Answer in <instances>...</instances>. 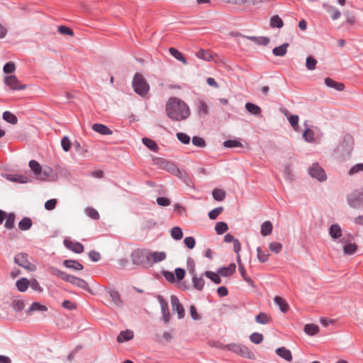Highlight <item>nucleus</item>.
<instances>
[{
  "instance_id": "f257e3e1",
  "label": "nucleus",
  "mask_w": 363,
  "mask_h": 363,
  "mask_svg": "<svg viewBox=\"0 0 363 363\" xmlns=\"http://www.w3.org/2000/svg\"><path fill=\"white\" fill-rule=\"evenodd\" d=\"M165 111L167 117L174 122L185 121L191 116V109L187 103L176 96L169 98Z\"/></svg>"
},
{
  "instance_id": "f03ea898",
  "label": "nucleus",
  "mask_w": 363,
  "mask_h": 363,
  "mask_svg": "<svg viewBox=\"0 0 363 363\" xmlns=\"http://www.w3.org/2000/svg\"><path fill=\"white\" fill-rule=\"evenodd\" d=\"M133 263L143 267H150L159 262V253L147 249H137L131 254Z\"/></svg>"
},
{
  "instance_id": "7ed1b4c3",
  "label": "nucleus",
  "mask_w": 363,
  "mask_h": 363,
  "mask_svg": "<svg viewBox=\"0 0 363 363\" xmlns=\"http://www.w3.org/2000/svg\"><path fill=\"white\" fill-rule=\"evenodd\" d=\"M160 169L171 174L179 178L186 186L191 187L193 186V182L188 173L183 169H179L177 164L168 159L160 157Z\"/></svg>"
},
{
  "instance_id": "20e7f679",
  "label": "nucleus",
  "mask_w": 363,
  "mask_h": 363,
  "mask_svg": "<svg viewBox=\"0 0 363 363\" xmlns=\"http://www.w3.org/2000/svg\"><path fill=\"white\" fill-rule=\"evenodd\" d=\"M224 348L228 351L234 352L236 354L240 355L242 357L249 359H255V354L250 351L247 346L242 344L230 343L225 345Z\"/></svg>"
},
{
  "instance_id": "39448f33",
  "label": "nucleus",
  "mask_w": 363,
  "mask_h": 363,
  "mask_svg": "<svg viewBox=\"0 0 363 363\" xmlns=\"http://www.w3.org/2000/svg\"><path fill=\"white\" fill-rule=\"evenodd\" d=\"M133 87L136 94L141 96H145L150 89L149 84L140 73H135L133 80Z\"/></svg>"
},
{
  "instance_id": "423d86ee",
  "label": "nucleus",
  "mask_w": 363,
  "mask_h": 363,
  "mask_svg": "<svg viewBox=\"0 0 363 363\" xmlns=\"http://www.w3.org/2000/svg\"><path fill=\"white\" fill-rule=\"evenodd\" d=\"M347 201L352 208H363V189L352 191L347 196Z\"/></svg>"
},
{
  "instance_id": "0eeeda50",
  "label": "nucleus",
  "mask_w": 363,
  "mask_h": 363,
  "mask_svg": "<svg viewBox=\"0 0 363 363\" xmlns=\"http://www.w3.org/2000/svg\"><path fill=\"white\" fill-rule=\"evenodd\" d=\"M309 175L320 182L326 181L327 174L324 169L318 163L314 162L308 169Z\"/></svg>"
},
{
  "instance_id": "6e6552de",
  "label": "nucleus",
  "mask_w": 363,
  "mask_h": 363,
  "mask_svg": "<svg viewBox=\"0 0 363 363\" xmlns=\"http://www.w3.org/2000/svg\"><path fill=\"white\" fill-rule=\"evenodd\" d=\"M28 257L27 253L19 252L14 257V262L29 272H34L36 267L28 260Z\"/></svg>"
},
{
  "instance_id": "1a4fd4ad",
  "label": "nucleus",
  "mask_w": 363,
  "mask_h": 363,
  "mask_svg": "<svg viewBox=\"0 0 363 363\" xmlns=\"http://www.w3.org/2000/svg\"><path fill=\"white\" fill-rule=\"evenodd\" d=\"M4 83L11 90H23L25 89L26 86L21 83L15 75H9L4 77Z\"/></svg>"
},
{
  "instance_id": "9d476101",
  "label": "nucleus",
  "mask_w": 363,
  "mask_h": 363,
  "mask_svg": "<svg viewBox=\"0 0 363 363\" xmlns=\"http://www.w3.org/2000/svg\"><path fill=\"white\" fill-rule=\"evenodd\" d=\"M171 304L172 311L177 314L178 319H182L185 316V310L176 295L171 296Z\"/></svg>"
},
{
  "instance_id": "9b49d317",
  "label": "nucleus",
  "mask_w": 363,
  "mask_h": 363,
  "mask_svg": "<svg viewBox=\"0 0 363 363\" xmlns=\"http://www.w3.org/2000/svg\"><path fill=\"white\" fill-rule=\"evenodd\" d=\"M196 112L200 118H204L209 114V107L203 99L198 98L195 101Z\"/></svg>"
},
{
  "instance_id": "f8f14e48",
  "label": "nucleus",
  "mask_w": 363,
  "mask_h": 363,
  "mask_svg": "<svg viewBox=\"0 0 363 363\" xmlns=\"http://www.w3.org/2000/svg\"><path fill=\"white\" fill-rule=\"evenodd\" d=\"M107 295L110 305H113L118 308L122 306L123 301L118 291L113 289H109L107 291Z\"/></svg>"
},
{
  "instance_id": "ddd939ff",
  "label": "nucleus",
  "mask_w": 363,
  "mask_h": 363,
  "mask_svg": "<svg viewBox=\"0 0 363 363\" xmlns=\"http://www.w3.org/2000/svg\"><path fill=\"white\" fill-rule=\"evenodd\" d=\"M203 277L204 276H202V274L200 276H198L197 274H193V276H191L192 290L194 289L198 291H203L206 284V281L203 278Z\"/></svg>"
},
{
  "instance_id": "4468645a",
  "label": "nucleus",
  "mask_w": 363,
  "mask_h": 363,
  "mask_svg": "<svg viewBox=\"0 0 363 363\" xmlns=\"http://www.w3.org/2000/svg\"><path fill=\"white\" fill-rule=\"evenodd\" d=\"M328 233L331 239L336 241L342 236V230L339 224H332L328 228Z\"/></svg>"
},
{
  "instance_id": "2eb2a0df",
  "label": "nucleus",
  "mask_w": 363,
  "mask_h": 363,
  "mask_svg": "<svg viewBox=\"0 0 363 363\" xmlns=\"http://www.w3.org/2000/svg\"><path fill=\"white\" fill-rule=\"evenodd\" d=\"M64 245L67 249L77 254L82 253L84 249V245L82 243L78 242H73L67 239L64 240Z\"/></svg>"
},
{
  "instance_id": "dca6fc26",
  "label": "nucleus",
  "mask_w": 363,
  "mask_h": 363,
  "mask_svg": "<svg viewBox=\"0 0 363 363\" xmlns=\"http://www.w3.org/2000/svg\"><path fill=\"white\" fill-rule=\"evenodd\" d=\"M66 281L83 289H89L88 283L85 280L70 274L68 275Z\"/></svg>"
},
{
  "instance_id": "f3484780",
  "label": "nucleus",
  "mask_w": 363,
  "mask_h": 363,
  "mask_svg": "<svg viewBox=\"0 0 363 363\" xmlns=\"http://www.w3.org/2000/svg\"><path fill=\"white\" fill-rule=\"evenodd\" d=\"M275 353L287 362H291L293 359L291 352L285 347H280L276 349Z\"/></svg>"
},
{
  "instance_id": "a211bd4d",
  "label": "nucleus",
  "mask_w": 363,
  "mask_h": 363,
  "mask_svg": "<svg viewBox=\"0 0 363 363\" xmlns=\"http://www.w3.org/2000/svg\"><path fill=\"white\" fill-rule=\"evenodd\" d=\"M57 178V174L50 167H45L41 172L40 180H55Z\"/></svg>"
},
{
  "instance_id": "6ab92c4d",
  "label": "nucleus",
  "mask_w": 363,
  "mask_h": 363,
  "mask_svg": "<svg viewBox=\"0 0 363 363\" xmlns=\"http://www.w3.org/2000/svg\"><path fill=\"white\" fill-rule=\"evenodd\" d=\"M236 269V265L235 263H230L228 267H221L218 269V273L223 277H228L231 276Z\"/></svg>"
},
{
  "instance_id": "aec40b11",
  "label": "nucleus",
  "mask_w": 363,
  "mask_h": 363,
  "mask_svg": "<svg viewBox=\"0 0 363 363\" xmlns=\"http://www.w3.org/2000/svg\"><path fill=\"white\" fill-rule=\"evenodd\" d=\"M325 84L330 88H333L337 91H341L345 89V84L341 82H337L330 77H326L324 79Z\"/></svg>"
},
{
  "instance_id": "412c9836",
  "label": "nucleus",
  "mask_w": 363,
  "mask_h": 363,
  "mask_svg": "<svg viewBox=\"0 0 363 363\" xmlns=\"http://www.w3.org/2000/svg\"><path fill=\"white\" fill-rule=\"evenodd\" d=\"M274 302L282 313H286L289 311V306L282 297L276 296L274 298Z\"/></svg>"
},
{
  "instance_id": "4be33fe9",
  "label": "nucleus",
  "mask_w": 363,
  "mask_h": 363,
  "mask_svg": "<svg viewBox=\"0 0 363 363\" xmlns=\"http://www.w3.org/2000/svg\"><path fill=\"white\" fill-rule=\"evenodd\" d=\"M245 109L251 114L255 116H261L262 109L261 108L253 103L247 102L245 104Z\"/></svg>"
},
{
  "instance_id": "5701e85b",
  "label": "nucleus",
  "mask_w": 363,
  "mask_h": 363,
  "mask_svg": "<svg viewBox=\"0 0 363 363\" xmlns=\"http://www.w3.org/2000/svg\"><path fill=\"white\" fill-rule=\"evenodd\" d=\"M202 276H204L206 278L211 279L216 284H219L222 281L220 277V273H218V270L216 272L212 271H205L202 273Z\"/></svg>"
},
{
  "instance_id": "b1692460",
  "label": "nucleus",
  "mask_w": 363,
  "mask_h": 363,
  "mask_svg": "<svg viewBox=\"0 0 363 363\" xmlns=\"http://www.w3.org/2000/svg\"><path fill=\"white\" fill-rule=\"evenodd\" d=\"M289 46V43H284L279 46H277L273 48L272 54L277 57H283L286 54Z\"/></svg>"
},
{
  "instance_id": "393cba45",
  "label": "nucleus",
  "mask_w": 363,
  "mask_h": 363,
  "mask_svg": "<svg viewBox=\"0 0 363 363\" xmlns=\"http://www.w3.org/2000/svg\"><path fill=\"white\" fill-rule=\"evenodd\" d=\"M353 139L350 135H346L344 137L343 141L340 147L344 149L347 153L352 150Z\"/></svg>"
},
{
  "instance_id": "a878e982",
  "label": "nucleus",
  "mask_w": 363,
  "mask_h": 363,
  "mask_svg": "<svg viewBox=\"0 0 363 363\" xmlns=\"http://www.w3.org/2000/svg\"><path fill=\"white\" fill-rule=\"evenodd\" d=\"M133 332L130 330L121 331L117 337V341L120 343L130 340L133 338Z\"/></svg>"
},
{
  "instance_id": "bb28decb",
  "label": "nucleus",
  "mask_w": 363,
  "mask_h": 363,
  "mask_svg": "<svg viewBox=\"0 0 363 363\" xmlns=\"http://www.w3.org/2000/svg\"><path fill=\"white\" fill-rule=\"evenodd\" d=\"M92 129L101 135H108L112 134V131L106 125L101 123H95L92 126Z\"/></svg>"
},
{
  "instance_id": "cd10ccee",
  "label": "nucleus",
  "mask_w": 363,
  "mask_h": 363,
  "mask_svg": "<svg viewBox=\"0 0 363 363\" xmlns=\"http://www.w3.org/2000/svg\"><path fill=\"white\" fill-rule=\"evenodd\" d=\"M169 52L172 55L176 60L182 62L184 65H187L188 62L183 54L178 50L177 48L171 47L169 48Z\"/></svg>"
},
{
  "instance_id": "c85d7f7f",
  "label": "nucleus",
  "mask_w": 363,
  "mask_h": 363,
  "mask_svg": "<svg viewBox=\"0 0 363 363\" xmlns=\"http://www.w3.org/2000/svg\"><path fill=\"white\" fill-rule=\"evenodd\" d=\"M303 331L309 336H314L319 332V327L314 323H307L304 325Z\"/></svg>"
},
{
  "instance_id": "c756f323",
  "label": "nucleus",
  "mask_w": 363,
  "mask_h": 363,
  "mask_svg": "<svg viewBox=\"0 0 363 363\" xmlns=\"http://www.w3.org/2000/svg\"><path fill=\"white\" fill-rule=\"evenodd\" d=\"M29 167L32 172L34 173L35 178L39 179L42 172V167L36 160H30L29 162Z\"/></svg>"
},
{
  "instance_id": "7c9ffc66",
  "label": "nucleus",
  "mask_w": 363,
  "mask_h": 363,
  "mask_svg": "<svg viewBox=\"0 0 363 363\" xmlns=\"http://www.w3.org/2000/svg\"><path fill=\"white\" fill-rule=\"evenodd\" d=\"M273 230V225L269 220L264 221L261 225L260 233L262 236L269 235Z\"/></svg>"
},
{
  "instance_id": "2f4dec72",
  "label": "nucleus",
  "mask_w": 363,
  "mask_h": 363,
  "mask_svg": "<svg viewBox=\"0 0 363 363\" xmlns=\"http://www.w3.org/2000/svg\"><path fill=\"white\" fill-rule=\"evenodd\" d=\"M306 129L303 133V138L306 142L313 143L315 141L314 132L312 129L308 128L307 121H305Z\"/></svg>"
},
{
  "instance_id": "473e14b6",
  "label": "nucleus",
  "mask_w": 363,
  "mask_h": 363,
  "mask_svg": "<svg viewBox=\"0 0 363 363\" xmlns=\"http://www.w3.org/2000/svg\"><path fill=\"white\" fill-rule=\"evenodd\" d=\"M241 277L244 279L245 281H246L249 286H250L252 288H255V281L247 275L246 270L243 264H239V269H238Z\"/></svg>"
},
{
  "instance_id": "72a5a7b5",
  "label": "nucleus",
  "mask_w": 363,
  "mask_h": 363,
  "mask_svg": "<svg viewBox=\"0 0 363 363\" xmlns=\"http://www.w3.org/2000/svg\"><path fill=\"white\" fill-rule=\"evenodd\" d=\"M63 265L67 268L74 269V270L80 271L82 270L83 265L76 260L66 259L63 262Z\"/></svg>"
},
{
  "instance_id": "f704fd0d",
  "label": "nucleus",
  "mask_w": 363,
  "mask_h": 363,
  "mask_svg": "<svg viewBox=\"0 0 363 363\" xmlns=\"http://www.w3.org/2000/svg\"><path fill=\"white\" fill-rule=\"evenodd\" d=\"M269 24L272 28H281L284 21L279 15H274L270 18Z\"/></svg>"
},
{
  "instance_id": "c9c22d12",
  "label": "nucleus",
  "mask_w": 363,
  "mask_h": 363,
  "mask_svg": "<svg viewBox=\"0 0 363 363\" xmlns=\"http://www.w3.org/2000/svg\"><path fill=\"white\" fill-rule=\"evenodd\" d=\"M223 145L228 149L242 147V144L239 139H228L223 142Z\"/></svg>"
},
{
  "instance_id": "e433bc0d",
  "label": "nucleus",
  "mask_w": 363,
  "mask_h": 363,
  "mask_svg": "<svg viewBox=\"0 0 363 363\" xmlns=\"http://www.w3.org/2000/svg\"><path fill=\"white\" fill-rule=\"evenodd\" d=\"M226 193L223 189L216 188L212 191L213 199L216 201H222L225 199Z\"/></svg>"
},
{
  "instance_id": "4c0bfd02",
  "label": "nucleus",
  "mask_w": 363,
  "mask_h": 363,
  "mask_svg": "<svg viewBox=\"0 0 363 363\" xmlns=\"http://www.w3.org/2000/svg\"><path fill=\"white\" fill-rule=\"evenodd\" d=\"M343 252L345 255H352L357 250V245L354 242L346 243L343 245Z\"/></svg>"
},
{
  "instance_id": "58836bf2",
  "label": "nucleus",
  "mask_w": 363,
  "mask_h": 363,
  "mask_svg": "<svg viewBox=\"0 0 363 363\" xmlns=\"http://www.w3.org/2000/svg\"><path fill=\"white\" fill-rule=\"evenodd\" d=\"M16 285L19 291L24 292L28 289L30 282L28 279L21 278L16 281Z\"/></svg>"
},
{
  "instance_id": "ea45409f",
  "label": "nucleus",
  "mask_w": 363,
  "mask_h": 363,
  "mask_svg": "<svg viewBox=\"0 0 363 363\" xmlns=\"http://www.w3.org/2000/svg\"><path fill=\"white\" fill-rule=\"evenodd\" d=\"M249 38L257 45H267L269 43V38L266 36H250Z\"/></svg>"
},
{
  "instance_id": "a19ab883",
  "label": "nucleus",
  "mask_w": 363,
  "mask_h": 363,
  "mask_svg": "<svg viewBox=\"0 0 363 363\" xmlns=\"http://www.w3.org/2000/svg\"><path fill=\"white\" fill-rule=\"evenodd\" d=\"M172 239L175 240H180L184 235L182 229L179 226L173 227L170 230Z\"/></svg>"
},
{
  "instance_id": "79ce46f5",
  "label": "nucleus",
  "mask_w": 363,
  "mask_h": 363,
  "mask_svg": "<svg viewBox=\"0 0 363 363\" xmlns=\"http://www.w3.org/2000/svg\"><path fill=\"white\" fill-rule=\"evenodd\" d=\"M32 223V220L30 218L24 217L18 223V228L21 230H28L31 228Z\"/></svg>"
},
{
  "instance_id": "37998d69",
  "label": "nucleus",
  "mask_w": 363,
  "mask_h": 363,
  "mask_svg": "<svg viewBox=\"0 0 363 363\" xmlns=\"http://www.w3.org/2000/svg\"><path fill=\"white\" fill-rule=\"evenodd\" d=\"M143 143L150 150L157 152L158 149L157 144L155 141L148 138H143L142 139Z\"/></svg>"
},
{
  "instance_id": "c03bdc74",
  "label": "nucleus",
  "mask_w": 363,
  "mask_h": 363,
  "mask_svg": "<svg viewBox=\"0 0 363 363\" xmlns=\"http://www.w3.org/2000/svg\"><path fill=\"white\" fill-rule=\"evenodd\" d=\"M3 119L6 122L15 125L18 122L17 117L10 111H4L3 113Z\"/></svg>"
},
{
  "instance_id": "a18cd8bd",
  "label": "nucleus",
  "mask_w": 363,
  "mask_h": 363,
  "mask_svg": "<svg viewBox=\"0 0 363 363\" xmlns=\"http://www.w3.org/2000/svg\"><path fill=\"white\" fill-rule=\"evenodd\" d=\"M228 230V225L225 222H218L215 225V230L218 235H223Z\"/></svg>"
},
{
  "instance_id": "49530a36",
  "label": "nucleus",
  "mask_w": 363,
  "mask_h": 363,
  "mask_svg": "<svg viewBox=\"0 0 363 363\" xmlns=\"http://www.w3.org/2000/svg\"><path fill=\"white\" fill-rule=\"evenodd\" d=\"M9 179L21 184H25L29 182L28 177L22 174L10 175Z\"/></svg>"
},
{
  "instance_id": "de8ad7c7",
  "label": "nucleus",
  "mask_w": 363,
  "mask_h": 363,
  "mask_svg": "<svg viewBox=\"0 0 363 363\" xmlns=\"http://www.w3.org/2000/svg\"><path fill=\"white\" fill-rule=\"evenodd\" d=\"M176 136L177 140L184 145H188L191 142L190 136L185 133L178 132Z\"/></svg>"
},
{
  "instance_id": "09e8293b",
  "label": "nucleus",
  "mask_w": 363,
  "mask_h": 363,
  "mask_svg": "<svg viewBox=\"0 0 363 363\" xmlns=\"http://www.w3.org/2000/svg\"><path fill=\"white\" fill-rule=\"evenodd\" d=\"M317 60L312 56L309 55L306 57V67L308 70H314L316 67Z\"/></svg>"
},
{
  "instance_id": "8fccbe9b",
  "label": "nucleus",
  "mask_w": 363,
  "mask_h": 363,
  "mask_svg": "<svg viewBox=\"0 0 363 363\" xmlns=\"http://www.w3.org/2000/svg\"><path fill=\"white\" fill-rule=\"evenodd\" d=\"M186 267L188 272L191 276L196 274L195 262L193 258L188 257L186 259Z\"/></svg>"
},
{
  "instance_id": "3c124183",
  "label": "nucleus",
  "mask_w": 363,
  "mask_h": 363,
  "mask_svg": "<svg viewBox=\"0 0 363 363\" xmlns=\"http://www.w3.org/2000/svg\"><path fill=\"white\" fill-rule=\"evenodd\" d=\"M263 340H264L263 335L259 333H257V332L252 333L250 335V340L252 343L256 344V345L260 344L263 341Z\"/></svg>"
},
{
  "instance_id": "603ef678",
  "label": "nucleus",
  "mask_w": 363,
  "mask_h": 363,
  "mask_svg": "<svg viewBox=\"0 0 363 363\" xmlns=\"http://www.w3.org/2000/svg\"><path fill=\"white\" fill-rule=\"evenodd\" d=\"M255 322L259 324L265 325L269 323V319L267 317V314L263 312H259L256 316H255Z\"/></svg>"
},
{
  "instance_id": "864d4df0",
  "label": "nucleus",
  "mask_w": 363,
  "mask_h": 363,
  "mask_svg": "<svg viewBox=\"0 0 363 363\" xmlns=\"http://www.w3.org/2000/svg\"><path fill=\"white\" fill-rule=\"evenodd\" d=\"M191 142L194 146L198 147L203 148L206 146V140L203 138L197 135L193 136Z\"/></svg>"
},
{
  "instance_id": "5fc2aeb1",
  "label": "nucleus",
  "mask_w": 363,
  "mask_h": 363,
  "mask_svg": "<svg viewBox=\"0 0 363 363\" xmlns=\"http://www.w3.org/2000/svg\"><path fill=\"white\" fill-rule=\"evenodd\" d=\"M186 275V270L182 267H177L174 270V276L176 277V281L179 283L182 281Z\"/></svg>"
},
{
  "instance_id": "6e6d98bb",
  "label": "nucleus",
  "mask_w": 363,
  "mask_h": 363,
  "mask_svg": "<svg viewBox=\"0 0 363 363\" xmlns=\"http://www.w3.org/2000/svg\"><path fill=\"white\" fill-rule=\"evenodd\" d=\"M327 6L328 9H327V11L328 13L330 12H332V16H331V18L335 21V20H337V18H340V15H341V13L340 11L336 9L335 6H327L326 4H324V7Z\"/></svg>"
},
{
  "instance_id": "4d7b16f0",
  "label": "nucleus",
  "mask_w": 363,
  "mask_h": 363,
  "mask_svg": "<svg viewBox=\"0 0 363 363\" xmlns=\"http://www.w3.org/2000/svg\"><path fill=\"white\" fill-rule=\"evenodd\" d=\"M5 228L7 229H12L14 227L15 215L14 213L6 214V216Z\"/></svg>"
},
{
  "instance_id": "13d9d810",
  "label": "nucleus",
  "mask_w": 363,
  "mask_h": 363,
  "mask_svg": "<svg viewBox=\"0 0 363 363\" xmlns=\"http://www.w3.org/2000/svg\"><path fill=\"white\" fill-rule=\"evenodd\" d=\"M47 310L48 308L45 306L42 305L38 302H34L31 304L28 312L30 313L33 311H46Z\"/></svg>"
},
{
  "instance_id": "bf43d9fd",
  "label": "nucleus",
  "mask_w": 363,
  "mask_h": 363,
  "mask_svg": "<svg viewBox=\"0 0 363 363\" xmlns=\"http://www.w3.org/2000/svg\"><path fill=\"white\" fill-rule=\"evenodd\" d=\"M85 213L89 218L94 220H99L100 216L98 211L92 207H88L85 209Z\"/></svg>"
},
{
  "instance_id": "052dcab7",
  "label": "nucleus",
  "mask_w": 363,
  "mask_h": 363,
  "mask_svg": "<svg viewBox=\"0 0 363 363\" xmlns=\"http://www.w3.org/2000/svg\"><path fill=\"white\" fill-rule=\"evenodd\" d=\"M288 121L294 130L297 131L298 129L299 117L298 115H291L288 117Z\"/></svg>"
},
{
  "instance_id": "680f3d73",
  "label": "nucleus",
  "mask_w": 363,
  "mask_h": 363,
  "mask_svg": "<svg viewBox=\"0 0 363 363\" xmlns=\"http://www.w3.org/2000/svg\"><path fill=\"white\" fill-rule=\"evenodd\" d=\"M223 211V207H222V206L216 207L208 212V218L211 220H216L218 218V215L220 213H221Z\"/></svg>"
},
{
  "instance_id": "e2e57ef3",
  "label": "nucleus",
  "mask_w": 363,
  "mask_h": 363,
  "mask_svg": "<svg viewBox=\"0 0 363 363\" xmlns=\"http://www.w3.org/2000/svg\"><path fill=\"white\" fill-rule=\"evenodd\" d=\"M360 172H363V163H357L353 165L348 171V174L352 176Z\"/></svg>"
},
{
  "instance_id": "0e129e2a",
  "label": "nucleus",
  "mask_w": 363,
  "mask_h": 363,
  "mask_svg": "<svg viewBox=\"0 0 363 363\" xmlns=\"http://www.w3.org/2000/svg\"><path fill=\"white\" fill-rule=\"evenodd\" d=\"M269 248L271 251L274 252L276 254H279L282 248V244L278 242H272L269 245Z\"/></svg>"
},
{
  "instance_id": "69168bd1",
  "label": "nucleus",
  "mask_w": 363,
  "mask_h": 363,
  "mask_svg": "<svg viewBox=\"0 0 363 363\" xmlns=\"http://www.w3.org/2000/svg\"><path fill=\"white\" fill-rule=\"evenodd\" d=\"M257 259L259 262L264 263L268 260L269 254H266L262 251L261 247H257Z\"/></svg>"
},
{
  "instance_id": "338daca9",
  "label": "nucleus",
  "mask_w": 363,
  "mask_h": 363,
  "mask_svg": "<svg viewBox=\"0 0 363 363\" xmlns=\"http://www.w3.org/2000/svg\"><path fill=\"white\" fill-rule=\"evenodd\" d=\"M184 243L188 249L192 250L196 245V240L192 236H188L184 238Z\"/></svg>"
},
{
  "instance_id": "774afa93",
  "label": "nucleus",
  "mask_w": 363,
  "mask_h": 363,
  "mask_svg": "<svg viewBox=\"0 0 363 363\" xmlns=\"http://www.w3.org/2000/svg\"><path fill=\"white\" fill-rule=\"evenodd\" d=\"M196 56L199 59H201V60H203L206 61H210L211 59L212 58V56L211 55V54L208 51H206L203 49H201L200 50L198 51Z\"/></svg>"
}]
</instances>
